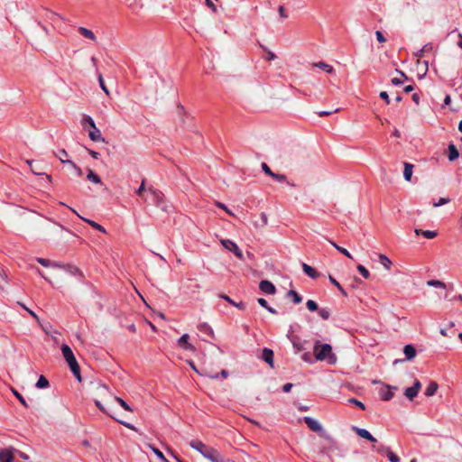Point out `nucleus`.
<instances>
[{
	"mask_svg": "<svg viewBox=\"0 0 462 462\" xmlns=\"http://www.w3.org/2000/svg\"><path fill=\"white\" fill-rule=\"evenodd\" d=\"M313 353L317 361H325L331 365H336L337 361L330 344H321L320 341L317 340L313 346Z\"/></svg>",
	"mask_w": 462,
	"mask_h": 462,
	"instance_id": "f257e3e1",
	"label": "nucleus"
},
{
	"mask_svg": "<svg viewBox=\"0 0 462 462\" xmlns=\"http://www.w3.org/2000/svg\"><path fill=\"white\" fill-rule=\"evenodd\" d=\"M61 353L68 363L69 369L73 375L77 378L79 382H81V375H80V367L79 365L77 362V359L72 352V349L69 346L63 344L61 346Z\"/></svg>",
	"mask_w": 462,
	"mask_h": 462,
	"instance_id": "f03ea898",
	"label": "nucleus"
},
{
	"mask_svg": "<svg viewBox=\"0 0 462 462\" xmlns=\"http://www.w3.org/2000/svg\"><path fill=\"white\" fill-rule=\"evenodd\" d=\"M149 196L144 199L156 207L160 208L163 211H168L170 206L164 200V195L162 191L154 189L152 188L148 189Z\"/></svg>",
	"mask_w": 462,
	"mask_h": 462,
	"instance_id": "7ed1b4c3",
	"label": "nucleus"
},
{
	"mask_svg": "<svg viewBox=\"0 0 462 462\" xmlns=\"http://www.w3.org/2000/svg\"><path fill=\"white\" fill-rule=\"evenodd\" d=\"M325 439L328 441V446H323L320 448V453L328 457L330 462H333L331 453L340 451L338 443L329 435H325Z\"/></svg>",
	"mask_w": 462,
	"mask_h": 462,
	"instance_id": "20e7f679",
	"label": "nucleus"
},
{
	"mask_svg": "<svg viewBox=\"0 0 462 462\" xmlns=\"http://www.w3.org/2000/svg\"><path fill=\"white\" fill-rule=\"evenodd\" d=\"M94 403L95 405L97 407V409L102 411L103 413H106V415H108L109 417H111L112 419H114L115 420H116L118 423L124 425L125 427H126L127 429L129 430H132L134 431H137V428L132 424V423H129V422H126L125 420H119L117 418H116L113 414H111L110 412H108L106 411V409L105 408V406L101 403L100 401L98 400H95L94 401Z\"/></svg>",
	"mask_w": 462,
	"mask_h": 462,
	"instance_id": "39448f33",
	"label": "nucleus"
},
{
	"mask_svg": "<svg viewBox=\"0 0 462 462\" xmlns=\"http://www.w3.org/2000/svg\"><path fill=\"white\" fill-rule=\"evenodd\" d=\"M177 114L183 125H192L191 123L193 121V117L185 110L184 106L180 103L177 105Z\"/></svg>",
	"mask_w": 462,
	"mask_h": 462,
	"instance_id": "423d86ee",
	"label": "nucleus"
},
{
	"mask_svg": "<svg viewBox=\"0 0 462 462\" xmlns=\"http://www.w3.org/2000/svg\"><path fill=\"white\" fill-rule=\"evenodd\" d=\"M221 244H222V245H223L226 250H228V251H230V252H233V253H234V254H235L237 258H239V259H241V260H243V259H244V254H243V253H242L241 249L238 247V245H237L235 242H233V241H231V240H229V239H224V240H222V241H221Z\"/></svg>",
	"mask_w": 462,
	"mask_h": 462,
	"instance_id": "0eeeda50",
	"label": "nucleus"
},
{
	"mask_svg": "<svg viewBox=\"0 0 462 462\" xmlns=\"http://www.w3.org/2000/svg\"><path fill=\"white\" fill-rule=\"evenodd\" d=\"M287 337L291 342L295 353H299L300 351L305 348L304 344L306 343V341H302L300 337L298 336H292L291 334V331H289V333L287 334Z\"/></svg>",
	"mask_w": 462,
	"mask_h": 462,
	"instance_id": "6e6552de",
	"label": "nucleus"
},
{
	"mask_svg": "<svg viewBox=\"0 0 462 462\" xmlns=\"http://www.w3.org/2000/svg\"><path fill=\"white\" fill-rule=\"evenodd\" d=\"M205 453L204 457L211 462H224V458L221 454L213 448H208V450H205Z\"/></svg>",
	"mask_w": 462,
	"mask_h": 462,
	"instance_id": "1a4fd4ad",
	"label": "nucleus"
},
{
	"mask_svg": "<svg viewBox=\"0 0 462 462\" xmlns=\"http://www.w3.org/2000/svg\"><path fill=\"white\" fill-rule=\"evenodd\" d=\"M352 430L355 431L360 438H363L371 442H376V439L365 429L353 426Z\"/></svg>",
	"mask_w": 462,
	"mask_h": 462,
	"instance_id": "9d476101",
	"label": "nucleus"
},
{
	"mask_svg": "<svg viewBox=\"0 0 462 462\" xmlns=\"http://www.w3.org/2000/svg\"><path fill=\"white\" fill-rule=\"evenodd\" d=\"M259 358L268 364L271 367H273V351L269 347H264L262 350L261 356H259Z\"/></svg>",
	"mask_w": 462,
	"mask_h": 462,
	"instance_id": "9b49d317",
	"label": "nucleus"
},
{
	"mask_svg": "<svg viewBox=\"0 0 462 462\" xmlns=\"http://www.w3.org/2000/svg\"><path fill=\"white\" fill-rule=\"evenodd\" d=\"M259 289L266 294H274L276 291L275 286L267 280H263L260 282Z\"/></svg>",
	"mask_w": 462,
	"mask_h": 462,
	"instance_id": "f8f14e48",
	"label": "nucleus"
},
{
	"mask_svg": "<svg viewBox=\"0 0 462 462\" xmlns=\"http://www.w3.org/2000/svg\"><path fill=\"white\" fill-rule=\"evenodd\" d=\"M303 420L312 431L319 432L322 430L320 423L315 419L306 416L304 417Z\"/></svg>",
	"mask_w": 462,
	"mask_h": 462,
	"instance_id": "ddd939ff",
	"label": "nucleus"
},
{
	"mask_svg": "<svg viewBox=\"0 0 462 462\" xmlns=\"http://www.w3.org/2000/svg\"><path fill=\"white\" fill-rule=\"evenodd\" d=\"M88 137L93 142H105V139L102 137L100 130L95 125L94 127H90L88 131Z\"/></svg>",
	"mask_w": 462,
	"mask_h": 462,
	"instance_id": "4468645a",
	"label": "nucleus"
},
{
	"mask_svg": "<svg viewBox=\"0 0 462 462\" xmlns=\"http://www.w3.org/2000/svg\"><path fill=\"white\" fill-rule=\"evenodd\" d=\"M189 447L197 451H199L203 457L205 453V450H208L209 447H207L202 441L199 439L191 440L189 443Z\"/></svg>",
	"mask_w": 462,
	"mask_h": 462,
	"instance_id": "2eb2a0df",
	"label": "nucleus"
},
{
	"mask_svg": "<svg viewBox=\"0 0 462 462\" xmlns=\"http://www.w3.org/2000/svg\"><path fill=\"white\" fill-rule=\"evenodd\" d=\"M189 336L188 334H183L179 339H178V344L179 346L183 348L184 350H189V351H194L195 350V346L189 343L188 342V339H189Z\"/></svg>",
	"mask_w": 462,
	"mask_h": 462,
	"instance_id": "dca6fc26",
	"label": "nucleus"
},
{
	"mask_svg": "<svg viewBox=\"0 0 462 462\" xmlns=\"http://www.w3.org/2000/svg\"><path fill=\"white\" fill-rule=\"evenodd\" d=\"M13 450V448L1 449L0 462H12L14 458Z\"/></svg>",
	"mask_w": 462,
	"mask_h": 462,
	"instance_id": "f3484780",
	"label": "nucleus"
},
{
	"mask_svg": "<svg viewBox=\"0 0 462 462\" xmlns=\"http://www.w3.org/2000/svg\"><path fill=\"white\" fill-rule=\"evenodd\" d=\"M403 179L406 180V181H411V177H412V173H413V164L410 163V162H403Z\"/></svg>",
	"mask_w": 462,
	"mask_h": 462,
	"instance_id": "a211bd4d",
	"label": "nucleus"
},
{
	"mask_svg": "<svg viewBox=\"0 0 462 462\" xmlns=\"http://www.w3.org/2000/svg\"><path fill=\"white\" fill-rule=\"evenodd\" d=\"M81 125L85 131H88V129L94 127L96 124L90 116L84 114L81 119Z\"/></svg>",
	"mask_w": 462,
	"mask_h": 462,
	"instance_id": "6ab92c4d",
	"label": "nucleus"
},
{
	"mask_svg": "<svg viewBox=\"0 0 462 462\" xmlns=\"http://www.w3.org/2000/svg\"><path fill=\"white\" fill-rule=\"evenodd\" d=\"M396 390V387L387 386L386 389H383L380 391V398L383 401H390L393 397V392L392 390Z\"/></svg>",
	"mask_w": 462,
	"mask_h": 462,
	"instance_id": "aec40b11",
	"label": "nucleus"
},
{
	"mask_svg": "<svg viewBox=\"0 0 462 462\" xmlns=\"http://www.w3.org/2000/svg\"><path fill=\"white\" fill-rule=\"evenodd\" d=\"M198 329L201 333H203L205 335H208L211 338L215 337V334H214L213 328L208 323H206V322H203V323L199 324L198 326Z\"/></svg>",
	"mask_w": 462,
	"mask_h": 462,
	"instance_id": "412c9836",
	"label": "nucleus"
},
{
	"mask_svg": "<svg viewBox=\"0 0 462 462\" xmlns=\"http://www.w3.org/2000/svg\"><path fill=\"white\" fill-rule=\"evenodd\" d=\"M64 271L72 276L83 277L82 272L73 264H66V266H64Z\"/></svg>",
	"mask_w": 462,
	"mask_h": 462,
	"instance_id": "4be33fe9",
	"label": "nucleus"
},
{
	"mask_svg": "<svg viewBox=\"0 0 462 462\" xmlns=\"http://www.w3.org/2000/svg\"><path fill=\"white\" fill-rule=\"evenodd\" d=\"M403 353L406 356V360H411L416 356V349L411 344H407L403 347Z\"/></svg>",
	"mask_w": 462,
	"mask_h": 462,
	"instance_id": "5701e85b",
	"label": "nucleus"
},
{
	"mask_svg": "<svg viewBox=\"0 0 462 462\" xmlns=\"http://www.w3.org/2000/svg\"><path fill=\"white\" fill-rule=\"evenodd\" d=\"M302 270L306 275L312 279H316L319 277L318 272L313 267L305 263H302Z\"/></svg>",
	"mask_w": 462,
	"mask_h": 462,
	"instance_id": "b1692460",
	"label": "nucleus"
},
{
	"mask_svg": "<svg viewBox=\"0 0 462 462\" xmlns=\"http://www.w3.org/2000/svg\"><path fill=\"white\" fill-rule=\"evenodd\" d=\"M219 298L223 299L224 300L227 301L229 304L233 305L234 307H236L239 310H243L245 309V304L243 301L236 302L229 296H227L226 294H220Z\"/></svg>",
	"mask_w": 462,
	"mask_h": 462,
	"instance_id": "393cba45",
	"label": "nucleus"
},
{
	"mask_svg": "<svg viewBox=\"0 0 462 462\" xmlns=\"http://www.w3.org/2000/svg\"><path fill=\"white\" fill-rule=\"evenodd\" d=\"M313 66L317 67L319 69H323L324 71H326L328 74H334L335 73V69L331 65H329V64H328V63H326L324 61L316 62V63L313 64Z\"/></svg>",
	"mask_w": 462,
	"mask_h": 462,
	"instance_id": "a878e982",
	"label": "nucleus"
},
{
	"mask_svg": "<svg viewBox=\"0 0 462 462\" xmlns=\"http://www.w3.org/2000/svg\"><path fill=\"white\" fill-rule=\"evenodd\" d=\"M71 210L76 213L82 220H84L85 222H87L88 224H89L93 228L100 231L101 233H106V229L104 226H102L101 225H99L98 223L93 221V220H90V219H87V218H84L82 217H80L73 208H71Z\"/></svg>",
	"mask_w": 462,
	"mask_h": 462,
	"instance_id": "bb28decb",
	"label": "nucleus"
},
{
	"mask_svg": "<svg viewBox=\"0 0 462 462\" xmlns=\"http://www.w3.org/2000/svg\"><path fill=\"white\" fill-rule=\"evenodd\" d=\"M79 33L82 36H84L85 38H88V39H89L91 41H96V39H97V37L94 34V32L91 30L88 29L86 27L79 26Z\"/></svg>",
	"mask_w": 462,
	"mask_h": 462,
	"instance_id": "cd10ccee",
	"label": "nucleus"
},
{
	"mask_svg": "<svg viewBox=\"0 0 462 462\" xmlns=\"http://www.w3.org/2000/svg\"><path fill=\"white\" fill-rule=\"evenodd\" d=\"M438 388H439L438 383L436 382L432 381L427 386L424 394L427 397H431V396H433L436 393Z\"/></svg>",
	"mask_w": 462,
	"mask_h": 462,
	"instance_id": "c85d7f7f",
	"label": "nucleus"
},
{
	"mask_svg": "<svg viewBox=\"0 0 462 462\" xmlns=\"http://www.w3.org/2000/svg\"><path fill=\"white\" fill-rule=\"evenodd\" d=\"M287 297L291 298L294 304H299L302 301V297L294 290H290L287 292Z\"/></svg>",
	"mask_w": 462,
	"mask_h": 462,
	"instance_id": "c756f323",
	"label": "nucleus"
},
{
	"mask_svg": "<svg viewBox=\"0 0 462 462\" xmlns=\"http://www.w3.org/2000/svg\"><path fill=\"white\" fill-rule=\"evenodd\" d=\"M257 302L261 307L264 308L269 313L277 314V310L275 309H273V307L269 306L268 302L265 299L259 298L257 300Z\"/></svg>",
	"mask_w": 462,
	"mask_h": 462,
	"instance_id": "7c9ffc66",
	"label": "nucleus"
},
{
	"mask_svg": "<svg viewBox=\"0 0 462 462\" xmlns=\"http://www.w3.org/2000/svg\"><path fill=\"white\" fill-rule=\"evenodd\" d=\"M379 260H380L381 264L386 270L389 271L391 269V266H392L393 263H392V261L390 260V258L387 255L380 254H379Z\"/></svg>",
	"mask_w": 462,
	"mask_h": 462,
	"instance_id": "2f4dec72",
	"label": "nucleus"
},
{
	"mask_svg": "<svg viewBox=\"0 0 462 462\" xmlns=\"http://www.w3.org/2000/svg\"><path fill=\"white\" fill-rule=\"evenodd\" d=\"M87 179L95 184H102L101 178L91 170L88 171Z\"/></svg>",
	"mask_w": 462,
	"mask_h": 462,
	"instance_id": "473e14b6",
	"label": "nucleus"
},
{
	"mask_svg": "<svg viewBox=\"0 0 462 462\" xmlns=\"http://www.w3.org/2000/svg\"><path fill=\"white\" fill-rule=\"evenodd\" d=\"M330 245L335 248L337 249L339 253H341L342 254H344L345 256H346L347 258L349 259H353V256L352 254L344 247H341L339 246L338 245H337L335 242L333 241H329Z\"/></svg>",
	"mask_w": 462,
	"mask_h": 462,
	"instance_id": "72a5a7b5",
	"label": "nucleus"
},
{
	"mask_svg": "<svg viewBox=\"0 0 462 462\" xmlns=\"http://www.w3.org/2000/svg\"><path fill=\"white\" fill-rule=\"evenodd\" d=\"M49 385H50V383H49L48 379L45 376L41 375L39 377L38 381L36 382L35 387L39 388V389H44V388L49 387Z\"/></svg>",
	"mask_w": 462,
	"mask_h": 462,
	"instance_id": "f704fd0d",
	"label": "nucleus"
},
{
	"mask_svg": "<svg viewBox=\"0 0 462 462\" xmlns=\"http://www.w3.org/2000/svg\"><path fill=\"white\" fill-rule=\"evenodd\" d=\"M433 49V45L432 43L429 42V43H426L420 50H419L416 53H415V56L417 58H422L424 56V53L427 52V51H430Z\"/></svg>",
	"mask_w": 462,
	"mask_h": 462,
	"instance_id": "c9c22d12",
	"label": "nucleus"
},
{
	"mask_svg": "<svg viewBox=\"0 0 462 462\" xmlns=\"http://www.w3.org/2000/svg\"><path fill=\"white\" fill-rule=\"evenodd\" d=\"M459 156V152L457 146H448V160L453 162Z\"/></svg>",
	"mask_w": 462,
	"mask_h": 462,
	"instance_id": "e433bc0d",
	"label": "nucleus"
},
{
	"mask_svg": "<svg viewBox=\"0 0 462 462\" xmlns=\"http://www.w3.org/2000/svg\"><path fill=\"white\" fill-rule=\"evenodd\" d=\"M427 285L430 287L440 288V289L447 288V285L443 282L439 281V280H430L427 282Z\"/></svg>",
	"mask_w": 462,
	"mask_h": 462,
	"instance_id": "4c0bfd02",
	"label": "nucleus"
},
{
	"mask_svg": "<svg viewBox=\"0 0 462 462\" xmlns=\"http://www.w3.org/2000/svg\"><path fill=\"white\" fill-rule=\"evenodd\" d=\"M328 280L333 285H335L338 289V291L341 292L342 295L347 296V293L345 291V289L340 285V283L332 275H328Z\"/></svg>",
	"mask_w": 462,
	"mask_h": 462,
	"instance_id": "58836bf2",
	"label": "nucleus"
},
{
	"mask_svg": "<svg viewBox=\"0 0 462 462\" xmlns=\"http://www.w3.org/2000/svg\"><path fill=\"white\" fill-rule=\"evenodd\" d=\"M318 312H319V317L324 320H328L331 316V312L328 308L319 309Z\"/></svg>",
	"mask_w": 462,
	"mask_h": 462,
	"instance_id": "ea45409f",
	"label": "nucleus"
},
{
	"mask_svg": "<svg viewBox=\"0 0 462 462\" xmlns=\"http://www.w3.org/2000/svg\"><path fill=\"white\" fill-rule=\"evenodd\" d=\"M150 448L162 462H170L159 448L152 446H150Z\"/></svg>",
	"mask_w": 462,
	"mask_h": 462,
	"instance_id": "a19ab883",
	"label": "nucleus"
},
{
	"mask_svg": "<svg viewBox=\"0 0 462 462\" xmlns=\"http://www.w3.org/2000/svg\"><path fill=\"white\" fill-rule=\"evenodd\" d=\"M26 162H27V164H28V165H30V166H32V161H31V160H27V161H26ZM31 171H32V172L34 175H45V176H46V179H47V180H48V182H49V183H51V175H48V174H45V173L40 172V171H37V169H34V168H32V167H31Z\"/></svg>",
	"mask_w": 462,
	"mask_h": 462,
	"instance_id": "79ce46f5",
	"label": "nucleus"
},
{
	"mask_svg": "<svg viewBox=\"0 0 462 462\" xmlns=\"http://www.w3.org/2000/svg\"><path fill=\"white\" fill-rule=\"evenodd\" d=\"M115 400L119 403V405L125 409V411H133V409L132 407L127 403L125 402L122 398L118 397V396H115Z\"/></svg>",
	"mask_w": 462,
	"mask_h": 462,
	"instance_id": "37998d69",
	"label": "nucleus"
},
{
	"mask_svg": "<svg viewBox=\"0 0 462 462\" xmlns=\"http://www.w3.org/2000/svg\"><path fill=\"white\" fill-rule=\"evenodd\" d=\"M97 79H98L99 87L108 96L109 95V90H108L107 87L105 84V81H104V79H103V76H102L101 73H97Z\"/></svg>",
	"mask_w": 462,
	"mask_h": 462,
	"instance_id": "c03bdc74",
	"label": "nucleus"
},
{
	"mask_svg": "<svg viewBox=\"0 0 462 462\" xmlns=\"http://www.w3.org/2000/svg\"><path fill=\"white\" fill-rule=\"evenodd\" d=\"M404 394L409 400L411 401L414 397L418 395V392L415 391L412 387H408L405 390Z\"/></svg>",
	"mask_w": 462,
	"mask_h": 462,
	"instance_id": "a18cd8bd",
	"label": "nucleus"
},
{
	"mask_svg": "<svg viewBox=\"0 0 462 462\" xmlns=\"http://www.w3.org/2000/svg\"><path fill=\"white\" fill-rule=\"evenodd\" d=\"M59 159L63 163L73 164V162H71L70 160L68 159V153L66 152L65 150H60V151Z\"/></svg>",
	"mask_w": 462,
	"mask_h": 462,
	"instance_id": "49530a36",
	"label": "nucleus"
},
{
	"mask_svg": "<svg viewBox=\"0 0 462 462\" xmlns=\"http://www.w3.org/2000/svg\"><path fill=\"white\" fill-rule=\"evenodd\" d=\"M306 307L310 311H318L319 310L318 304L313 300H307Z\"/></svg>",
	"mask_w": 462,
	"mask_h": 462,
	"instance_id": "de8ad7c7",
	"label": "nucleus"
},
{
	"mask_svg": "<svg viewBox=\"0 0 462 462\" xmlns=\"http://www.w3.org/2000/svg\"><path fill=\"white\" fill-rule=\"evenodd\" d=\"M357 270L365 279H368L370 276L369 271L362 264L357 265Z\"/></svg>",
	"mask_w": 462,
	"mask_h": 462,
	"instance_id": "09e8293b",
	"label": "nucleus"
},
{
	"mask_svg": "<svg viewBox=\"0 0 462 462\" xmlns=\"http://www.w3.org/2000/svg\"><path fill=\"white\" fill-rule=\"evenodd\" d=\"M18 305H20L24 310H26L35 320L39 321V317L38 315L33 311L31 309H29L28 307L25 306V304L22 303V302H17Z\"/></svg>",
	"mask_w": 462,
	"mask_h": 462,
	"instance_id": "8fccbe9b",
	"label": "nucleus"
},
{
	"mask_svg": "<svg viewBox=\"0 0 462 462\" xmlns=\"http://www.w3.org/2000/svg\"><path fill=\"white\" fill-rule=\"evenodd\" d=\"M386 455H387V457L390 462H399L400 461L399 457L395 453L391 451V449H387Z\"/></svg>",
	"mask_w": 462,
	"mask_h": 462,
	"instance_id": "3c124183",
	"label": "nucleus"
},
{
	"mask_svg": "<svg viewBox=\"0 0 462 462\" xmlns=\"http://www.w3.org/2000/svg\"><path fill=\"white\" fill-rule=\"evenodd\" d=\"M421 235L427 239H432L437 236V232L433 230H423Z\"/></svg>",
	"mask_w": 462,
	"mask_h": 462,
	"instance_id": "603ef678",
	"label": "nucleus"
},
{
	"mask_svg": "<svg viewBox=\"0 0 462 462\" xmlns=\"http://www.w3.org/2000/svg\"><path fill=\"white\" fill-rule=\"evenodd\" d=\"M44 10H45V12H46V18H47L48 20H50V21H53V19H54L55 17H58V18H60V19H63V18H62L60 14H58L57 13H54V12L50 11V10H48V9H44Z\"/></svg>",
	"mask_w": 462,
	"mask_h": 462,
	"instance_id": "864d4df0",
	"label": "nucleus"
},
{
	"mask_svg": "<svg viewBox=\"0 0 462 462\" xmlns=\"http://www.w3.org/2000/svg\"><path fill=\"white\" fill-rule=\"evenodd\" d=\"M348 402L357 406L358 408H360L361 410H365V403H363L362 402L358 401L357 399L356 398H351L348 400Z\"/></svg>",
	"mask_w": 462,
	"mask_h": 462,
	"instance_id": "5fc2aeb1",
	"label": "nucleus"
},
{
	"mask_svg": "<svg viewBox=\"0 0 462 462\" xmlns=\"http://www.w3.org/2000/svg\"><path fill=\"white\" fill-rule=\"evenodd\" d=\"M261 48L266 51V60H273L276 59V55L273 51L266 50V48L263 45H261Z\"/></svg>",
	"mask_w": 462,
	"mask_h": 462,
	"instance_id": "6e6d98bb",
	"label": "nucleus"
},
{
	"mask_svg": "<svg viewBox=\"0 0 462 462\" xmlns=\"http://www.w3.org/2000/svg\"><path fill=\"white\" fill-rule=\"evenodd\" d=\"M37 262L42 265L43 267H51V261L48 260V259H45V258H42V257H39L37 258Z\"/></svg>",
	"mask_w": 462,
	"mask_h": 462,
	"instance_id": "4d7b16f0",
	"label": "nucleus"
},
{
	"mask_svg": "<svg viewBox=\"0 0 462 462\" xmlns=\"http://www.w3.org/2000/svg\"><path fill=\"white\" fill-rule=\"evenodd\" d=\"M13 393L14 394V396L19 400V402L24 406V407H28V404L25 401V399L23 397V395L21 393H19L16 390H13Z\"/></svg>",
	"mask_w": 462,
	"mask_h": 462,
	"instance_id": "13d9d810",
	"label": "nucleus"
},
{
	"mask_svg": "<svg viewBox=\"0 0 462 462\" xmlns=\"http://www.w3.org/2000/svg\"><path fill=\"white\" fill-rule=\"evenodd\" d=\"M450 201L448 198H440L439 201L433 203V207L439 208L440 206H443L445 204H448Z\"/></svg>",
	"mask_w": 462,
	"mask_h": 462,
	"instance_id": "bf43d9fd",
	"label": "nucleus"
},
{
	"mask_svg": "<svg viewBox=\"0 0 462 462\" xmlns=\"http://www.w3.org/2000/svg\"><path fill=\"white\" fill-rule=\"evenodd\" d=\"M271 177L277 180L278 182H284L286 180V176L283 174H278L273 172Z\"/></svg>",
	"mask_w": 462,
	"mask_h": 462,
	"instance_id": "052dcab7",
	"label": "nucleus"
},
{
	"mask_svg": "<svg viewBox=\"0 0 462 462\" xmlns=\"http://www.w3.org/2000/svg\"><path fill=\"white\" fill-rule=\"evenodd\" d=\"M375 37L378 42L383 43L386 42V38L381 31H375Z\"/></svg>",
	"mask_w": 462,
	"mask_h": 462,
	"instance_id": "680f3d73",
	"label": "nucleus"
},
{
	"mask_svg": "<svg viewBox=\"0 0 462 462\" xmlns=\"http://www.w3.org/2000/svg\"><path fill=\"white\" fill-rule=\"evenodd\" d=\"M261 167H262L263 171L264 173H266L267 175H269L270 177H271V176H272V174L273 173V172L271 171L270 167H269L265 162H263V163H262V165H261Z\"/></svg>",
	"mask_w": 462,
	"mask_h": 462,
	"instance_id": "e2e57ef3",
	"label": "nucleus"
},
{
	"mask_svg": "<svg viewBox=\"0 0 462 462\" xmlns=\"http://www.w3.org/2000/svg\"><path fill=\"white\" fill-rule=\"evenodd\" d=\"M379 97L384 100L387 104H390L391 100H390V97H389V95L386 91H381L380 94H379Z\"/></svg>",
	"mask_w": 462,
	"mask_h": 462,
	"instance_id": "0e129e2a",
	"label": "nucleus"
},
{
	"mask_svg": "<svg viewBox=\"0 0 462 462\" xmlns=\"http://www.w3.org/2000/svg\"><path fill=\"white\" fill-rule=\"evenodd\" d=\"M395 72L402 76V79L405 81H413L412 79H410L402 70L395 69Z\"/></svg>",
	"mask_w": 462,
	"mask_h": 462,
	"instance_id": "69168bd1",
	"label": "nucleus"
},
{
	"mask_svg": "<svg viewBox=\"0 0 462 462\" xmlns=\"http://www.w3.org/2000/svg\"><path fill=\"white\" fill-rule=\"evenodd\" d=\"M145 190V183H144V180H143L141 182V185L139 186V188L137 189L136 190V194L139 196V197H143V192Z\"/></svg>",
	"mask_w": 462,
	"mask_h": 462,
	"instance_id": "338daca9",
	"label": "nucleus"
},
{
	"mask_svg": "<svg viewBox=\"0 0 462 462\" xmlns=\"http://www.w3.org/2000/svg\"><path fill=\"white\" fill-rule=\"evenodd\" d=\"M405 80L404 79H400L398 78H393L392 79L391 82L393 86H401L403 84Z\"/></svg>",
	"mask_w": 462,
	"mask_h": 462,
	"instance_id": "774afa93",
	"label": "nucleus"
}]
</instances>
